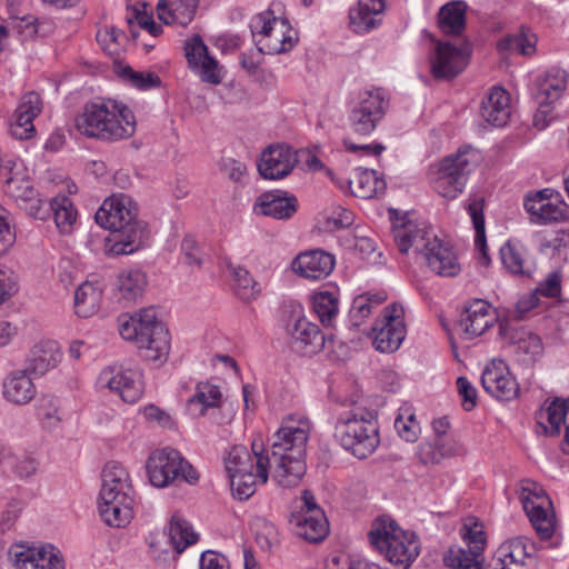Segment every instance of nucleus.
Segmentation results:
<instances>
[{
    "label": "nucleus",
    "mask_w": 569,
    "mask_h": 569,
    "mask_svg": "<svg viewBox=\"0 0 569 569\" xmlns=\"http://www.w3.org/2000/svg\"><path fill=\"white\" fill-rule=\"evenodd\" d=\"M102 286L99 282L84 281L74 292L76 313L82 318L93 316L102 301Z\"/></svg>",
    "instance_id": "43"
},
{
    "label": "nucleus",
    "mask_w": 569,
    "mask_h": 569,
    "mask_svg": "<svg viewBox=\"0 0 569 569\" xmlns=\"http://www.w3.org/2000/svg\"><path fill=\"white\" fill-rule=\"evenodd\" d=\"M119 74L129 82V84L139 90L156 88L161 83L160 78L156 73L136 71L129 66L121 68Z\"/></svg>",
    "instance_id": "57"
},
{
    "label": "nucleus",
    "mask_w": 569,
    "mask_h": 569,
    "mask_svg": "<svg viewBox=\"0 0 569 569\" xmlns=\"http://www.w3.org/2000/svg\"><path fill=\"white\" fill-rule=\"evenodd\" d=\"M252 528L256 533V541L263 550H270L279 542V533L273 523L263 519L257 518Z\"/></svg>",
    "instance_id": "58"
},
{
    "label": "nucleus",
    "mask_w": 569,
    "mask_h": 569,
    "mask_svg": "<svg viewBox=\"0 0 569 569\" xmlns=\"http://www.w3.org/2000/svg\"><path fill=\"white\" fill-rule=\"evenodd\" d=\"M42 103L38 93L28 92L22 98L10 123V133L20 140L34 132L33 120L41 112Z\"/></svg>",
    "instance_id": "31"
},
{
    "label": "nucleus",
    "mask_w": 569,
    "mask_h": 569,
    "mask_svg": "<svg viewBox=\"0 0 569 569\" xmlns=\"http://www.w3.org/2000/svg\"><path fill=\"white\" fill-rule=\"evenodd\" d=\"M405 309L391 303L383 309L382 316L373 327V345L381 352L398 350L406 337Z\"/></svg>",
    "instance_id": "16"
},
{
    "label": "nucleus",
    "mask_w": 569,
    "mask_h": 569,
    "mask_svg": "<svg viewBox=\"0 0 569 569\" xmlns=\"http://www.w3.org/2000/svg\"><path fill=\"white\" fill-rule=\"evenodd\" d=\"M286 332L291 348L303 356L315 355L325 346V337L319 327L307 319L300 305L291 307Z\"/></svg>",
    "instance_id": "15"
},
{
    "label": "nucleus",
    "mask_w": 569,
    "mask_h": 569,
    "mask_svg": "<svg viewBox=\"0 0 569 569\" xmlns=\"http://www.w3.org/2000/svg\"><path fill=\"white\" fill-rule=\"evenodd\" d=\"M461 450V446L456 440L439 437L433 442L420 445L418 457L425 465L439 463L445 458L459 455Z\"/></svg>",
    "instance_id": "45"
},
{
    "label": "nucleus",
    "mask_w": 569,
    "mask_h": 569,
    "mask_svg": "<svg viewBox=\"0 0 569 569\" xmlns=\"http://www.w3.org/2000/svg\"><path fill=\"white\" fill-rule=\"evenodd\" d=\"M110 230L112 232L104 242V252L108 256L132 254L143 248L149 240L147 226L142 221Z\"/></svg>",
    "instance_id": "22"
},
{
    "label": "nucleus",
    "mask_w": 569,
    "mask_h": 569,
    "mask_svg": "<svg viewBox=\"0 0 569 569\" xmlns=\"http://www.w3.org/2000/svg\"><path fill=\"white\" fill-rule=\"evenodd\" d=\"M368 537L373 548L400 569H408L420 553L418 537L387 516L372 522Z\"/></svg>",
    "instance_id": "6"
},
{
    "label": "nucleus",
    "mask_w": 569,
    "mask_h": 569,
    "mask_svg": "<svg viewBox=\"0 0 569 569\" xmlns=\"http://www.w3.org/2000/svg\"><path fill=\"white\" fill-rule=\"evenodd\" d=\"M315 312L318 315L323 326L330 327L338 313V300L328 292H318L312 298Z\"/></svg>",
    "instance_id": "56"
},
{
    "label": "nucleus",
    "mask_w": 569,
    "mask_h": 569,
    "mask_svg": "<svg viewBox=\"0 0 569 569\" xmlns=\"http://www.w3.org/2000/svg\"><path fill=\"white\" fill-rule=\"evenodd\" d=\"M556 194L558 193L553 189L545 188L525 196L523 206L531 222L547 224L567 219L566 203L560 200L552 201Z\"/></svg>",
    "instance_id": "18"
},
{
    "label": "nucleus",
    "mask_w": 569,
    "mask_h": 569,
    "mask_svg": "<svg viewBox=\"0 0 569 569\" xmlns=\"http://www.w3.org/2000/svg\"><path fill=\"white\" fill-rule=\"evenodd\" d=\"M568 86V73L559 68H552L546 72L537 82L536 101L539 110L535 116V126L545 129L548 124L545 119L548 114V107L558 101Z\"/></svg>",
    "instance_id": "19"
},
{
    "label": "nucleus",
    "mask_w": 569,
    "mask_h": 569,
    "mask_svg": "<svg viewBox=\"0 0 569 569\" xmlns=\"http://www.w3.org/2000/svg\"><path fill=\"white\" fill-rule=\"evenodd\" d=\"M2 395L8 402L23 406L34 398L36 386L24 371L18 370L4 378Z\"/></svg>",
    "instance_id": "36"
},
{
    "label": "nucleus",
    "mask_w": 569,
    "mask_h": 569,
    "mask_svg": "<svg viewBox=\"0 0 569 569\" xmlns=\"http://www.w3.org/2000/svg\"><path fill=\"white\" fill-rule=\"evenodd\" d=\"M390 213L393 220V238L400 252L407 253L413 249L415 252L422 253L430 270L438 276L455 277L460 272L456 253L436 234L410 220L396 219L392 211Z\"/></svg>",
    "instance_id": "2"
},
{
    "label": "nucleus",
    "mask_w": 569,
    "mask_h": 569,
    "mask_svg": "<svg viewBox=\"0 0 569 569\" xmlns=\"http://www.w3.org/2000/svg\"><path fill=\"white\" fill-rule=\"evenodd\" d=\"M133 495L99 496L98 509L103 522L110 527H126L133 518Z\"/></svg>",
    "instance_id": "29"
},
{
    "label": "nucleus",
    "mask_w": 569,
    "mask_h": 569,
    "mask_svg": "<svg viewBox=\"0 0 569 569\" xmlns=\"http://www.w3.org/2000/svg\"><path fill=\"white\" fill-rule=\"evenodd\" d=\"M480 161L477 150L466 147L456 154L442 159L436 170L433 189L443 198L456 199L463 190L467 176Z\"/></svg>",
    "instance_id": "9"
},
{
    "label": "nucleus",
    "mask_w": 569,
    "mask_h": 569,
    "mask_svg": "<svg viewBox=\"0 0 569 569\" xmlns=\"http://www.w3.org/2000/svg\"><path fill=\"white\" fill-rule=\"evenodd\" d=\"M537 36L528 28H521L518 33L502 38L497 47L500 52L512 51L523 56H531L536 52Z\"/></svg>",
    "instance_id": "47"
},
{
    "label": "nucleus",
    "mask_w": 569,
    "mask_h": 569,
    "mask_svg": "<svg viewBox=\"0 0 569 569\" xmlns=\"http://www.w3.org/2000/svg\"><path fill=\"white\" fill-rule=\"evenodd\" d=\"M311 422L300 415H290L281 422L273 435L270 453H267L271 466L272 480L283 487L299 485L306 473V452L310 438Z\"/></svg>",
    "instance_id": "1"
},
{
    "label": "nucleus",
    "mask_w": 569,
    "mask_h": 569,
    "mask_svg": "<svg viewBox=\"0 0 569 569\" xmlns=\"http://www.w3.org/2000/svg\"><path fill=\"white\" fill-rule=\"evenodd\" d=\"M388 108L389 99L382 89L360 92L350 110V128L361 136L371 134L385 118Z\"/></svg>",
    "instance_id": "14"
},
{
    "label": "nucleus",
    "mask_w": 569,
    "mask_h": 569,
    "mask_svg": "<svg viewBox=\"0 0 569 569\" xmlns=\"http://www.w3.org/2000/svg\"><path fill=\"white\" fill-rule=\"evenodd\" d=\"M527 542L526 538L516 537L501 543L496 552L498 565L526 563L529 557Z\"/></svg>",
    "instance_id": "51"
},
{
    "label": "nucleus",
    "mask_w": 569,
    "mask_h": 569,
    "mask_svg": "<svg viewBox=\"0 0 569 569\" xmlns=\"http://www.w3.org/2000/svg\"><path fill=\"white\" fill-rule=\"evenodd\" d=\"M536 422L539 432L550 437L559 436L562 425H566L565 440L569 445V398H557L541 407L536 412Z\"/></svg>",
    "instance_id": "27"
},
{
    "label": "nucleus",
    "mask_w": 569,
    "mask_h": 569,
    "mask_svg": "<svg viewBox=\"0 0 569 569\" xmlns=\"http://www.w3.org/2000/svg\"><path fill=\"white\" fill-rule=\"evenodd\" d=\"M18 291L16 273L8 267L0 264V306L13 297Z\"/></svg>",
    "instance_id": "61"
},
{
    "label": "nucleus",
    "mask_w": 569,
    "mask_h": 569,
    "mask_svg": "<svg viewBox=\"0 0 569 569\" xmlns=\"http://www.w3.org/2000/svg\"><path fill=\"white\" fill-rule=\"evenodd\" d=\"M147 287L146 274L138 269L121 271L116 280V293L127 303L136 302Z\"/></svg>",
    "instance_id": "42"
},
{
    "label": "nucleus",
    "mask_w": 569,
    "mask_h": 569,
    "mask_svg": "<svg viewBox=\"0 0 569 569\" xmlns=\"http://www.w3.org/2000/svg\"><path fill=\"white\" fill-rule=\"evenodd\" d=\"M138 207L132 198L124 193L108 197L96 212V221L104 229L123 228L137 219Z\"/></svg>",
    "instance_id": "20"
},
{
    "label": "nucleus",
    "mask_w": 569,
    "mask_h": 569,
    "mask_svg": "<svg viewBox=\"0 0 569 569\" xmlns=\"http://www.w3.org/2000/svg\"><path fill=\"white\" fill-rule=\"evenodd\" d=\"M7 465L11 467L13 473L20 479H27L33 476L38 470V462L28 455L17 457L9 456Z\"/></svg>",
    "instance_id": "60"
},
{
    "label": "nucleus",
    "mask_w": 569,
    "mask_h": 569,
    "mask_svg": "<svg viewBox=\"0 0 569 569\" xmlns=\"http://www.w3.org/2000/svg\"><path fill=\"white\" fill-rule=\"evenodd\" d=\"M9 557L17 569H64V559L52 545L14 543L9 549Z\"/></svg>",
    "instance_id": "17"
},
{
    "label": "nucleus",
    "mask_w": 569,
    "mask_h": 569,
    "mask_svg": "<svg viewBox=\"0 0 569 569\" xmlns=\"http://www.w3.org/2000/svg\"><path fill=\"white\" fill-rule=\"evenodd\" d=\"M335 257L323 250L315 249L299 253L291 262L292 271L308 280L326 279L335 268Z\"/></svg>",
    "instance_id": "26"
},
{
    "label": "nucleus",
    "mask_w": 569,
    "mask_h": 569,
    "mask_svg": "<svg viewBox=\"0 0 569 569\" xmlns=\"http://www.w3.org/2000/svg\"><path fill=\"white\" fill-rule=\"evenodd\" d=\"M351 187V194L361 199H371L383 194L386 182L377 176L373 170L356 169L352 180L348 181Z\"/></svg>",
    "instance_id": "41"
},
{
    "label": "nucleus",
    "mask_w": 569,
    "mask_h": 569,
    "mask_svg": "<svg viewBox=\"0 0 569 569\" xmlns=\"http://www.w3.org/2000/svg\"><path fill=\"white\" fill-rule=\"evenodd\" d=\"M467 3L461 0L443 4L438 12V27L443 34L460 36L466 28Z\"/></svg>",
    "instance_id": "40"
},
{
    "label": "nucleus",
    "mask_w": 569,
    "mask_h": 569,
    "mask_svg": "<svg viewBox=\"0 0 569 569\" xmlns=\"http://www.w3.org/2000/svg\"><path fill=\"white\" fill-rule=\"evenodd\" d=\"M222 392L216 385L199 382L192 397L187 401V410L193 418L203 417L209 409L220 407Z\"/></svg>",
    "instance_id": "37"
},
{
    "label": "nucleus",
    "mask_w": 569,
    "mask_h": 569,
    "mask_svg": "<svg viewBox=\"0 0 569 569\" xmlns=\"http://www.w3.org/2000/svg\"><path fill=\"white\" fill-rule=\"evenodd\" d=\"M481 383L483 389L498 400L510 401L519 393L516 379L501 360H492L486 366L481 375Z\"/></svg>",
    "instance_id": "24"
},
{
    "label": "nucleus",
    "mask_w": 569,
    "mask_h": 569,
    "mask_svg": "<svg viewBox=\"0 0 569 569\" xmlns=\"http://www.w3.org/2000/svg\"><path fill=\"white\" fill-rule=\"evenodd\" d=\"M517 352L528 356L529 359H535L542 352V342L539 336L535 333H525L516 342Z\"/></svg>",
    "instance_id": "62"
},
{
    "label": "nucleus",
    "mask_w": 569,
    "mask_h": 569,
    "mask_svg": "<svg viewBox=\"0 0 569 569\" xmlns=\"http://www.w3.org/2000/svg\"><path fill=\"white\" fill-rule=\"evenodd\" d=\"M184 51L189 68L203 82L219 84L222 81V70L218 61L209 54L208 47L199 34L186 41Z\"/></svg>",
    "instance_id": "21"
},
{
    "label": "nucleus",
    "mask_w": 569,
    "mask_h": 569,
    "mask_svg": "<svg viewBox=\"0 0 569 569\" xmlns=\"http://www.w3.org/2000/svg\"><path fill=\"white\" fill-rule=\"evenodd\" d=\"M470 50L468 46L456 47L439 41L431 57V72L437 79H451L468 64Z\"/></svg>",
    "instance_id": "23"
},
{
    "label": "nucleus",
    "mask_w": 569,
    "mask_h": 569,
    "mask_svg": "<svg viewBox=\"0 0 569 569\" xmlns=\"http://www.w3.org/2000/svg\"><path fill=\"white\" fill-rule=\"evenodd\" d=\"M385 10V0H359L350 11V26L356 33H367L380 22Z\"/></svg>",
    "instance_id": "34"
},
{
    "label": "nucleus",
    "mask_w": 569,
    "mask_h": 569,
    "mask_svg": "<svg viewBox=\"0 0 569 569\" xmlns=\"http://www.w3.org/2000/svg\"><path fill=\"white\" fill-rule=\"evenodd\" d=\"M290 523L297 536L310 542H319L329 532V523L322 510L315 515L293 513Z\"/></svg>",
    "instance_id": "35"
},
{
    "label": "nucleus",
    "mask_w": 569,
    "mask_h": 569,
    "mask_svg": "<svg viewBox=\"0 0 569 569\" xmlns=\"http://www.w3.org/2000/svg\"><path fill=\"white\" fill-rule=\"evenodd\" d=\"M146 470L151 485L157 488L168 487L178 479L191 485L199 479L196 469L183 459L178 450L172 448L152 451L147 459Z\"/></svg>",
    "instance_id": "12"
},
{
    "label": "nucleus",
    "mask_w": 569,
    "mask_h": 569,
    "mask_svg": "<svg viewBox=\"0 0 569 569\" xmlns=\"http://www.w3.org/2000/svg\"><path fill=\"white\" fill-rule=\"evenodd\" d=\"M94 387L100 392L119 397L123 402L136 403L144 393L142 371L138 367L112 363L98 373Z\"/></svg>",
    "instance_id": "11"
},
{
    "label": "nucleus",
    "mask_w": 569,
    "mask_h": 569,
    "mask_svg": "<svg viewBox=\"0 0 569 569\" xmlns=\"http://www.w3.org/2000/svg\"><path fill=\"white\" fill-rule=\"evenodd\" d=\"M298 162V153L286 144L268 147L258 162L259 173L264 179L277 180L288 176Z\"/></svg>",
    "instance_id": "25"
},
{
    "label": "nucleus",
    "mask_w": 569,
    "mask_h": 569,
    "mask_svg": "<svg viewBox=\"0 0 569 569\" xmlns=\"http://www.w3.org/2000/svg\"><path fill=\"white\" fill-rule=\"evenodd\" d=\"M4 179V192L14 199L20 208L31 217L44 220L49 209L39 192L32 187L27 169L13 157H6L0 164Z\"/></svg>",
    "instance_id": "8"
},
{
    "label": "nucleus",
    "mask_w": 569,
    "mask_h": 569,
    "mask_svg": "<svg viewBox=\"0 0 569 569\" xmlns=\"http://www.w3.org/2000/svg\"><path fill=\"white\" fill-rule=\"evenodd\" d=\"M561 273L560 271H551L536 288L542 297L557 298L561 292Z\"/></svg>",
    "instance_id": "63"
},
{
    "label": "nucleus",
    "mask_w": 569,
    "mask_h": 569,
    "mask_svg": "<svg viewBox=\"0 0 569 569\" xmlns=\"http://www.w3.org/2000/svg\"><path fill=\"white\" fill-rule=\"evenodd\" d=\"M228 268L233 278L236 295L242 300L254 299L260 292L259 283L250 276L249 271L240 264L229 263Z\"/></svg>",
    "instance_id": "53"
},
{
    "label": "nucleus",
    "mask_w": 569,
    "mask_h": 569,
    "mask_svg": "<svg viewBox=\"0 0 569 569\" xmlns=\"http://www.w3.org/2000/svg\"><path fill=\"white\" fill-rule=\"evenodd\" d=\"M328 569H380V567L362 559L338 557L332 559Z\"/></svg>",
    "instance_id": "64"
},
{
    "label": "nucleus",
    "mask_w": 569,
    "mask_h": 569,
    "mask_svg": "<svg viewBox=\"0 0 569 569\" xmlns=\"http://www.w3.org/2000/svg\"><path fill=\"white\" fill-rule=\"evenodd\" d=\"M385 291L367 292L357 296L351 306L350 315L356 326H359L363 319L369 317L375 308L387 300Z\"/></svg>",
    "instance_id": "48"
},
{
    "label": "nucleus",
    "mask_w": 569,
    "mask_h": 569,
    "mask_svg": "<svg viewBox=\"0 0 569 569\" xmlns=\"http://www.w3.org/2000/svg\"><path fill=\"white\" fill-rule=\"evenodd\" d=\"M253 41L261 53L279 54L291 50L298 34L286 19L264 11L254 16L250 22Z\"/></svg>",
    "instance_id": "10"
},
{
    "label": "nucleus",
    "mask_w": 569,
    "mask_h": 569,
    "mask_svg": "<svg viewBox=\"0 0 569 569\" xmlns=\"http://www.w3.org/2000/svg\"><path fill=\"white\" fill-rule=\"evenodd\" d=\"M501 261L505 268L513 274H529L526 249L518 243L507 242L500 249Z\"/></svg>",
    "instance_id": "55"
},
{
    "label": "nucleus",
    "mask_w": 569,
    "mask_h": 569,
    "mask_svg": "<svg viewBox=\"0 0 569 569\" xmlns=\"http://www.w3.org/2000/svg\"><path fill=\"white\" fill-rule=\"evenodd\" d=\"M512 112L510 94L502 87H492L481 103V116L495 127L508 123Z\"/></svg>",
    "instance_id": "33"
},
{
    "label": "nucleus",
    "mask_w": 569,
    "mask_h": 569,
    "mask_svg": "<svg viewBox=\"0 0 569 569\" xmlns=\"http://www.w3.org/2000/svg\"><path fill=\"white\" fill-rule=\"evenodd\" d=\"M251 447L252 455L243 446H233L224 459L232 495L239 500L249 499L271 475L262 440H253Z\"/></svg>",
    "instance_id": "4"
},
{
    "label": "nucleus",
    "mask_w": 569,
    "mask_h": 569,
    "mask_svg": "<svg viewBox=\"0 0 569 569\" xmlns=\"http://www.w3.org/2000/svg\"><path fill=\"white\" fill-rule=\"evenodd\" d=\"M395 428L398 435L408 442H415L420 433V426L416 416L408 410L396 418Z\"/></svg>",
    "instance_id": "59"
},
{
    "label": "nucleus",
    "mask_w": 569,
    "mask_h": 569,
    "mask_svg": "<svg viewBox=\"0 0 569 569\" xmlns=\"http://www.w3.org/2000/svg\"><path fill=\"white\" fill-rule=\"evenodd\" d=\"M443 562L451 569H482L483 555H476L475 550L461 547H451L443 557Z\"/></svg>",
    "instance_id": "52"
},
{
    "label": "nucleus",
    "mask_w": 569,
    "mask_h": 569,
    "mask_svg": "<svg viewBox=\"0 0 569 569\" xmlns=\"http://www.w3.org/2000/svg\"><path fill=\"white\" fill-rule=\"evenodd\" d=\"M167 537L172 548V551H169L168 549H162L159 541L150 542V548L153 558L157 561L161 560V553H164L166 556H170L172 553L179 555L182 551H184L189 546L196 543L198 540V535L192 530V527L189 525V522L178 515H173L171 517ZM166 559L167 557H163V560Z\"/></svg>",
    "instance_id": "28"
},
{
    "label": "nucleus",
    "mask_w": 569,
    "mask_h": 569,
    "mask_svg": "<svg viewBox=\"0 0 569 569\" xmlns=\"http://www.w3.org/2000/svg\"><path fill=\"white\" fill-rule=\"evenodd\" d=\"M298 201L293 196L282 191H270L260 194L253 206L256 214L274 219H289L297 211Z\"/></svg>",
    "instance_id": "32"
},
{
    "label": "nucleus",
    "mask_w": 569,
    "mask_h": 569,
    "mask_svg": "<svg viewBox=\"0 0 569 569\" xmlns=\"http://www.w3.org/2000/svg\"><path fill=\"white\" fill-rule=\"evenodd\" d=\"M61 356L60 348L56 341H41L31 349L29 365L33 372L43 375L58 366Z\"/></svg>",
    "instance_id": "44"
},
{
    "label": "nucleus",
    "mask_w": 569,
    "mask_h": 569,
    "mask_svg": "<svg viewBox=\"0 0 569 569\" xmlns=\"http://www.w3.org/2000/svg\"><path fill=\"white\" fill-rule=\"evenodd\" d=\"M136 117L131 109L112 99L88 102L76 119L77 130L89 138L119 141L136 132Z\"/></svg>",
    "instance_id": "3"
},
{
    "label": "nucleus",
    "mask_w": 569,
    "mask_h": 569,
    "mask_svg": "<svg viewBox=\"0 0 569 569\" xmlns=\"http://www.w3.org/2000/svg\"><path fill=\"white\" fill-rule=\"evenodd\" d=\"M335 437L347 451L359 459L371 456L380 443L375 415L361 408H355L339 416Z\"/></svg>",
    "instance_id": "7"
},
{
    "label": "nucleus",
    "mask_w": 569,
    "mask_h": 569,
    "mask_svg": "<svg viewBox=\"0 0 569 569\" xmlns=\"http://www.w3.org/2000/svg\"><path fill=\"white\" fill-rule=\"evenodd\" d=\"M459 535L463 543L470 550H475L476 555H483L487 546V536L481 522L476 518L465 519L459 530Z\"/></svg>",
    "instance_id": "49"
},
{
    "label": "nucleus",
    "mask_w": 569,
    "mask_h": 569,
    "mask_svg": "<svg viewBox=\"0 0 569 569\" xmlns=\"http://www.w3.org/2000/svg\"><path fill=\"white\" fill-rule=\"evenodd\" d=\"M198 7L197 0H160L157 4L158 18L166 24H189Z\"/></svg>",
    "instance_id": "38"
},
{
    "label": "nucleus",
    "mask_w": 569,
    "mask_h": 569,
    "mask_svg": "<svg viewBox=\"0 0 569 569\" xmlns=\"http://www.w3.org/2000/svg\"><path fill=\"white\" fill-rule=\"evenodd\" d=\"M102 485L99 496L133 495L130 476L118 462H109L102 470Z\"/></svg>",
    "instance_id": "39"
},
{
    "label": "nucleus",
    "mask_w": 569,
    "mask_h": 569,
    "mask_svg": "<svg viewBox=\"0 0 569 569\" xmlns=\"http://www.w3.org/2000/svg\"><path fill=\"white\" fill-rule=\"evenodd\" d=\"M37 416L47 430H56L62 423V410L56 397L43 396L37 402Z\"/></svg>",
    "instance_id": "50"
},
{
    "label": "nucleus",
    "mask_w": 569,
    "mask_h": 569,
    "mask_svg": "<svg viewBox=\"0 0 569 569\" xmlns=\"http://www.w3.org/2000/svg\"><path fill=\"white\" fill-rule=\"evenodd\" d=\"M496 322L492 307L485 300L477 299L466 309L459 327L465 339H473L485 333Z\"/></svg>",
    "instance_id": "30"
},
{
    "label": "nucleus",
    "mask_w": 569,
    "mask_h": 569,
    "mask_svg": "<svg viewBox=\"0 0 569 569\" xmlns=\"http://www.w3.org/2000/svg\"><path fill=\"white\" fill-rule=\"evenodd\" d=\"M519 499L537 535L550 539L556 530V518L552 502L543 488L529 479L520 482Z\"/></svg>",
    "instance_id": "13"
},
{
    "label": "nucleus",
    "mask_w": 569,
    "mask_h": 569,
    "mask_svg": "<svg viewBox=\"0 0 569 569\" xmlns=\"http://www.w3.org/2000/svg\"><path fill=\"white\" fill-rule=\"evenodd\" d=\"M119 333L123 339L136 342L144 351L146 360L159 363L167 360L170 336L166 326L158 320L154 309L146 308L133 316H121Z\"/></svg>",
    "instance_id": "5"
},
{
    "label": "nucleus",
    "mask_w": 569,
    "mask_h": 569,
    "mask_svg": "<svg viewBox=\"0 0 569 569\" xmlns=\"http://www.w3.org/2000/svg\"><path fill=\"white\" fill-rule=\"evenodd\" d=\"M468 213L472 220L475 228V247L482 254L486 263H488L485 217H483V199L476 198L468 204Z\"/></svg>",
    "instance_id": "54"
},
{
    "label": "nucleus",
    "mask_w": 569,
    "mask_h": 569,
    "mask_svg": "<svg viewBox=\"0 0 569 569\" xmlns=\"http://www.w3.org/2000/svg\"><path fill=\"white\" fill-rule=\"evenodd\" d=\"M54 213V222L58 230L63 234L72 232L77 221V210L73 202L66 196H57L50 202Z\"/></svg>",
    "instance_id": "46"
}]
</instances>
